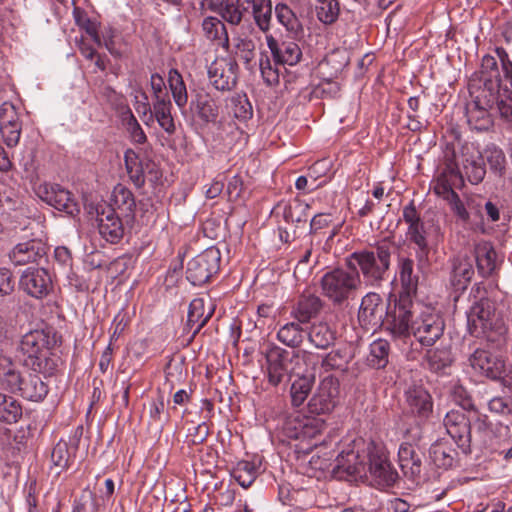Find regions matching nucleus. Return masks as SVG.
Listing matches in <instances>:
<instances>
[{"mask_svg":"<svg viewBox=\"0 0 512 512\" xmlns=\"http://www.w3.org/2000/svg\"><path fill=\"white\" fill-rule=\"evenodd\" d=\"M43 199L55 209L64 211L69 215H74L79 212L78 204L71 192L58 184H52L46 187Z\"/></svg>","mask_w":512,"mask_h":512,"instance_id":"obj_29","label":"nucleus"},{"mask_svg":"<svg viewBox=\"0 0 512 512\" xmlns=\"http://www.w3.org/2000/svg\"><path fill=\"white\" fill-rule=\"evenodd\" d=\"M301 354L300 351L289 352L276 345L270 346L265 353L269 383L277 386L289 372H295L296 367L292 364L299 363Z\"/></svg>","mask_w":512,"mask_h":512,"instance_id":"obj_9","label":"nucleus"},{"mask_svg":"<svg viewBox=\"0 0 512 512\" xmlns=\"http://www.w3.org/2000/svg\"><path fill=\"white\" fill-rule=\"evenodd\" d=\"M47 247L40 239H31L18 243L9 253V258L14 265H26L39 263L46 257Z\"/></svg>","mask_w":512,"mask_h":512,"instance_id":"obj_18","label":"nucleus"},{"mask_svg":"<svg viewBox=\"0 0 512 512\" xmlns=\"http://www.w3.org/2000/svg\"><path fill=\"white\" fill-rule=\"evenodd\" d=\"M407 239L415 244L418 248L417 259L421 263L424 259H427L430 248L427 240V232L425 229L424 222H418L410 225L406 232Z\"/></svg>","mask_w":512,"mask_h":512,"instance_id":"obj_43","label":"nucleus"},{"mask_svg":"<svg viewBox=\"0 0 512 512\" xmlns=\"http://www.w3.org/2000/svg\"><path fill=\"white\" fill-rule=\"evenodd\" d=\"M417 306L413 298L406 295L395 296L393 300L390 298L381 324L383 329L394 339L409 338Z\"/></svg>","mask_w":512,"mask_h":512,"instance_id":"obj_4","label":"nucleus"},{"mask_svg":"<svg viewBox=\"0 0 512 512\" xmlns=\"http://www.w3.org/2000/svg\"><path fill=\"white\" fill-rule=\"evenodd\" d=\"M124 160L129 179L136 188H142L145 185V170L142 161L132 150L125 152Z\"/></svg>","mask_w":512,"mask_h":512,"instance_id":"obj_48","label":"nucleus"},{"mask_svg":"<svg viewBox=\"0 0 512 512\" xmlns=\"http://www.w3.org/2000/svg\"><path fill=\"white\" fill-rule=\"evenodd\" d=\"M314 380L310 377H299L293 381L290 388L292 405L299 407L307 399L313 387Z\"/></svg>","mask_w":512,"mask_h":512,"instance_id":"obj_55","label":"nucleus"},{"mask_svg":"<svg viewBox=\"0 0 512 512\" xmlns=\"http://www.w3.org/2000/svg\"><path fill=\"white\" fill-rule=\"evenodd\" d=\"M171 111L172 103L170 99L153 101V110L150 118H155L159 126L168 135H173L176 131V125Z\"/></svg>","mask_w":512,"mask_h":512,"instance_id":"obj_41","label":"nucleus"},{"mask_svg":"<svg viewBox=\"0 0 512 512\" xmlns=\"http://www.w3.org/2000/svg\"><path fill=\"white\" fill-rule=\"evenodd\" d=\"M274 13L277 21L285 27V29L293 34L302 31V25L294 11L285 3H277L274 7Z\"/></svg>","mask_w":512,"mask_h":512,"instance_id":"obj_49","label":"nucleus"},{"mask_svg":"<svg viewBox=\"0 0 512 512\" xmlns=\"http://www.w3.org/2000/svg\"><path fill=\"white\" fill-rule=\"evenodd\" d=\"M482 84L475 87H470V97L472 102L481 106L492 109L495 105L497 106L500 101V86L496 82H481Z\"/></svg>","mask_w":512,"mask_h":512,"instance_id":"obj_32","label":"nucleus"},{"mask_svg":"<svg viewBox=\"0 0 512 512\" xmlns=\"http://www.w3.org/2000/svg\"><path fill=\"white\" fill-rule=\"evenodd\" d=\"M429 456L438 468L449 469L454 465L457 452L445 442H435L429 449Z\"/></svg>","mask_w":512,"mask_h":512,"instance_id":"obj_44","label":"nucleus"},{"mask_svg":"<svg viewBox=\"0 0 512 512\" xmlns=\"http://www.w3.org/2000/svg\"><path fill=\"white\" fill-rule=\"evenodd\" d=\"M58 341L57 334L52 328L26 333L20 342L25 365L34 372L52 375L57 369V363L51 357V351L58 345Z\"/></svg>","mask_w":512,"mask_h":512,"instance_id":"obj_2","label":"nucleus"},{"mask_svg":"<svg viewBox=\"0 0 512 512\" xmlns=\"http://www.w3.org/2000/svg\"><path fill=\"white\" fill-rule=\"evenodd\" d=\"M20 288L31 297L42 299L52 288V280L44 268H27L19 280Z\"/></svg>","mask_w":512,"mask_h":512,"instance_id":"obj_14","label":"nucleus"},{"mask_svg":"<svg viewBox=\"0 0 512 512\" xmlns=\"http://www.w3.org/2000/svg\"><path fill=\"white\" fill-rule=\"evenodd\" d=\"M265 39L276 65L294 66L301 60L302 51L296 42L279 43L273 35H266Z\"/></svg>","mask_w":512,"mask_h":512,"instance_id":"obj_20","label":"nucleus"},{"mask_svg":"<svg viewBox=\"0 0 512 512\" xmlns=\"http://www.w3.org/2000/svg\"><path fill=\"white\" fill-rule=\"evenodd\" d=\"M483 157L486 159L491 173L498 177L504 176L507 161L505 153L501 148L495 144H490L484 149Z\"/></svg>","mask_w":512,"mask_h":512,"instance_id":"obj_50","label":"nucleus"},{"mask_svg":"<svg viewBox=\"0 0 512 512\" xmlns=\"http://www.w3.org/2000/svg\"><path fill=\"white\" fill-rule=\"evenodd\" d=\"M334 462L332 471L335 474L345 473L347 476H361L366 473L365 456H360L358 452L353 450L338 453Z\"/></svg>","mask_w":512,"mask_h":512,"instance_id":"obj_26","label":"nucleus"},{"mask_svg":"<svg viewBox=\"0 0 512 512\" xmlns=\"http://www.w3.org/2000/svg\"><path fill=\"white\" fill-rule=\"evenodd\" d=\"M405 402L409 412L420 419H428L433 412V398L423 385H410L405 390Z\"/></svg>","mask_w":512,"mask_h":512,"instance_id":"obj_17","label":"nucleus"},{"mask_svg":"<svg viewBox=\"0 0 512 512\" xmlns=\"http://www.w3.org/2000/svg\"><path fill=\"white\" fill-rule=\"evenodd\" d=\"M466 118L469 127L476 131H488L493 126V119L487 107L476 104L472 101L466 104Z\"/></svg>","mask_w":512,"mask_h":512,"instance_id":"obj_36","label":"nucleus"},{"mask_svg":"<svg viewBox=\"0 0 512 512\" xmlns=\"http://www.w3.org/2000/svg\"><path fill=\"white\" fill-rule=\"evenodd\" d=\"M383 300L382 297L375 292L367 293L361 301L358 320L367 327H376L382 324L383 321Z\"/></svg>","mask_w":512,"mask_h":512,"instance_id":"obj_23","label":"nucleus"},{"mask_svg":"<svg viewBox=\"0 0 512 512\" xmlns=\"http://www.w3.org/2000/svg\"><path fill=\"white\" fill-rule=\"evenodd\" d=\"M398 463L407 478L415 480L420 477L422 458L411 443L405 442L400 445L398 449Z\"/></svg>","mask_w":512,"mask_h":512,"instance_id":"obj_28","label":"nucleus"},{"mask_svg":"<svg viewBox=\"0 0 512 512\" xmlns=\"http://www.w3.org/2000/svg\"><path fill=\"white\" fill-rule=\"evenodd\" d=\"M472 147L469 144H464L461 148L462 151V166H463V179L466 178L472 185L481 183L486 175V167L483 161V156L477 152L476 154L470 153Z\"/></svg>","mask_w":512,"mask_h":512,"instance_id":"obj_24","label":"nucleus"},{"mask_svg":"<svg viewBox=\"0 0 512 512\" xmlns=\"http://www.w3.org/2000/svg\"><path fill=\"white\" fill-rule=\"evenodd\" d=\"M73 17L77 26L91 37V39L98 45L101 46V39L98 34L97 25L91 21L87 13L80 7H74Z\"/></svg>","mask_w":512,"mask_h":512,"instance_id":"obj_58","label":"nucleus"},{"mask_svg":"<svg viewBox=\"0 0 512 512\" xmlns=\"http://www.w3.org/2000/svg\"><path fill=\"white\" fill-rule=\"evenodd\" d=\"M210 434L209 426L205 421L188 429L186 434V443L188 446H198L203 444Z\"/></svg>","mask_w":512,"mask_h":512,"instance_id":"obj_63","label":"nucleus"},{"mask_svg":"<svg viewBox=\"0 0 512 512\" xmlns=\"http://www.w3.org/2000/svg\"><path fill=\"white\" fill-rule=\"evenodd\" d=\"M326 429V423L321 418L307 417L303 428V436L300 442L295 445L297 453L309 454L313 449H320L323 453V462L331 460L335 456L334 447L338 445V438L329 434L322 438V433Z\"/></svg>","mask_w":512,"mask_h":512,"instance_id":"obj_6","label":"nucleus"},{"mask_svg":"<svg viewBox=\"0 0 512 512\" xmlns=\"http://www.w3.org/2000/svg\"><path fill=\"white\" fill-rule=\"evenodd\" d=\"M448 435L464 454L471 453V421L463 411L450 410L443 420Z\"/></svg>","mask_w":512,"mask_h":512,"instance_id":"obj_11","label":"nucleus"},{"mask_svg":"<svg viewBox=\"0 0 512 512\" xmlns=\"http://www.w3.org/2000/svg\"><path fill=\"white\" fill-rule=\"evenodd\" d=\"M238 64L232 58H219L208 68L211 84L219 91H230L237 84Z\"/></svg>","mask_w":512,"mask_h":512,"instance_id":"obj_13","label":"nucleus"},{"mask_svg":"<svg viewBox=\"0 0 512 512\" xmlns=\"http://www.w3.org/2000/svg\"><path fill=\"white\" fill-rule=\"evenodd\" d=\"M214 310L215 309L212 304H209L206 308L205 301L202 298H195L190 302L186 326L189 327L190 330H193L192 337H195L196 334H198L206 325L212 317Z\"/></svg>","mask_w":512,"mask_h":512,"instance_id":"obj_30","label":"nucleus"},{"mask_svg":"<svg viewBox=\"0 0 512 512\" xmlns=\"http://www.w3.org/2000/svg\"><path fill=\"white\" fill-rule=\"evenodd\" d=\"M475 259L478 273L487 278L493 274L496 269V251L493 245L487 241H481L475 245Z\"/></svg>","mask_w":512,"mask_h":512,"instance_id":"obj_34","label":"nucleus"},{"mask_svg":"<svg viewBox=\"0 0 512 512\" xmlns=\"http://www.w3.org/2000/svg\"><path fill=\"white\" fill-rule=\"evenodd\" d=\"M301 324L298 321L284 324L277 332V339L288 347H299L304 339V330Z\"/></svg>","mask_w":512,"mask_h":512,"instance_id":"obj_47","label":"nucleus"},{"mask_svg":"<svg viewBox=\"0 0 512 512\" xmlns=\"http://www.w3.org/2000/svg\"><path fill=\"white\" fill-rule=\"evenodd\" d=\"M322 308L323 301L320 297L311 293H303L293 305L290 314L296 321L305 324L315 318Z\"/></svg>","mask_w":512,"mask_h":512,"instance_id":"obj_27","label":"nucleus"},{"mask_svg":"<svg viewBox=\"0 0 512 512\" xmlns=\"http://www.w3.org/2000/svg\"><path fill=\"white\" fill-rule=\"evenodd\" d=\"M190 108L205 123H214L219 116V106L216 100L204 91L197 92L193 96Z\"/></svg>","mask_w":512,"mask_h":512,"instance_id":"obj_31","label":"nucleus"},{"mask_svg":"<svg viewBox=\"0 0 512 512\" xmlns=\"http://www.w3.org/2000/svg\"><path fill=\"white\" fill-rule=\"evenodd\" d=\"M316 15L320 22L331 25L337 21L340 13L338 0H316Z\"/></svg>","mask_w":512,"mask_h":512,"instance_id":"obj_54","label":"nucleus"},{"mask_svg":"<svg viewBox=\"0 0 512 512\" xmlns=\"http://www.w3.org/2000/svg\"><path fill=\"white\" fill-rule=\"evenodd\" d=\"M224 17L228 19V25L239 26L247 14H251L255 26L266 35L272 28L273 6L272 0H236L233 4L226 5Z\"/></svg>","mask_w":512,"mask_h":512,"instance_id":"obj_5","label":"nucleus"},{"mask_svg":"<svg viewBox=\"0 0 512 512\" xmlns=\"http://www.w3.org/2000/svg\"><path fill=\"white\" fill-rule=\"evenodd\" d=\"M102 207L113 209L115 213L122 215L128 223L135 217L136 200L132 191L119 183L113 188L109 205Z\"/></svg>","mask_w":512,"mask_h":512,"instance_id":"obj_22","label":"nucleus"},{"mask_svg":"<svg viewBox=\"0 0 512 512\" xmlns=\"http://www.w3.org/2000/svg\"><path fill=\"white\" fill-rule=\"evenodd\" d=\"M474 275V268L467 257H457L452 263L451 284L457 290H464Z\"/></svg>","mask_w":512,"mask_h":512,"instance_id":"obj_38","label":"nucleus"},{"mask_svg":"<svg viewBox=\"0 0 512 512\" xmlns=\"http://www.w3.org/2000/svg\"><path fill=\"white\" fill-rule=\"evenodd\" d=\"M349 363V356L345 350H333L322 360V367L326 371L344 370Z\"/></svg>","mask_w":512,"mask_h":512,"instance_id":"obj_60","label":"nucleus"},{"mask_svg":"<svg viewBox=\"0 0 512 512\" xmlns=\"http://www.w3.org/2000/svg\"><path fill=\"white\" fill-rule=\"evenodd\" d=\"M479 81H493L498 84H501V75L498 67V62L495 56L486 54L482 57L479 71Z\"/></svg>","mask_w":512,"mask_h":512,"instance_id":"obj_56","label":"nucleus"},{"mask_svg":"<svg viewBox=\"0 0 512 512\" xmlns=\"http://www.w3.org/2000/svg\"><path fill=\"white\" fill-rule=\"evenodd\" d=\"M233 46L236 57L244 63L247 69H251L252 61L255 58L254 41L247 36L237 35L233 37Z\"/></svg>","mask_w":512,"mask_h":512,"instance_id":"obj_51","label":"nucleus"},{"mask_svg":"<svg viewBox=\"0 0 512 512\" xmlns=\"http://www.w3.org/2000/svg\"><path fill=\"white\" fill-rule=\"evenodd\" d=\"M123 122L134 143L144 144L147 141L145 132L128 106H125V112H123Z\"/></svg>","mask_w":512,"mask_h":512,"instance_id":"obj_59","label":"nucleus"},{"mask_svg":"<svg viewBox=\"0 0 512 512\" xmlns=\"http://www.w3.org/2000/svg\"><path fill=\"white\" fill-rule=\"evenodd\" d=\"M221 253L219 249L210 247L192 258L186 267V279L194 286H201L218 273Z\"/></svg>","mask_w":512,"mask_h":512,"instance_id":"obj_8","label":"nucleus"},{"mask_svg":"<svg viewBox=\"0 0 512 512\" xmlns=\"http://www.w3.org/2000/svg\"><path fill=\"white\" fill-rule=\"evenodd\" d=\"M307 335L310 343L316 348L327 349L336 341L337 331L329 323L319 321L311 325Z\"/></svg>","mask_w":512,"mask_h":512,"instance_id":"obj_37","label":"nucleus"},{"mask_svg":"<svg viewBox=\"0 0 512 512\" xmlns=\"http://www.w3.org/2000/svg\"><path fill=\"white\" fill-rule=\"evenodd\" d=\"M472 368L491 379H498L504 372V361L484 349H476L469 358Z\"/></svg>","mask_w":512,"mask_h":512,"instance_id":"obj_21","label":"nucleus"},{"mask_svg":"<svg viewBox=\"0 0 512 512\" xmlns=\"http://www.w3.org/2000/svg\"><path fill=\"white\" fill-rule=\"evenodd\" d=\"M397 273L401 284L399 295L413 298L418 289L419 275L415 268V262L407 256H399L397 260Z\"/></svg>","mask_w":512,"mask_h":512,"instance_id":"obj_25","label":"nucleus"},{"mask_svg":"<svg viewBox=\"0 0 512 512\" xmlns=\"http://www.w3.org/2000/svg\"><path fill=\"white\" fill-rule=\"evenodd\" d=\"M444 329L445 321L440 313L430 307H425L412 322L411 335L422 346L430 347L443 336Z\"/></svg>","mask_w":512,"mask_h":512,"instance_id":"obj_7","label":"nucleus"},{"mask_svg":"<svg viewBox=\"0 0 512 512\" xmlns=\"http://www.w3.org/2000/svg\"><path fill=\"white\" fill-rule=\"evenodd\" d=\"M22 415L21 402L14 396L0 392V422L14 424L22 418Z\"/></svg>","mask_w":512,"mask_h":512,"instance_id":"obj_42","label":"nucleus"},{"mask_svg":"<svg viewBox=\"0 0 512 512\" xmlns=\"http://www.w3.org/2000/svg\"><path fill=\"white\" fill-rule=\"evenodd\" d=\"M24 374H22L8 357L0 356V383L2 387L11 391L18 392Z\"/></svg>","mask_w":512,"mask_h":512,"instance_id":"obj_39","label":"nucleus"},{"mask_svg":"<svg viewBox=\"0 0 512 512\" xmlns=\"http://www.w3.org/2000/svg\"><path fill=\"white\" fill-rule=\"evenodd\" d=\"M18 392L29 401L40 402L47 396L48 386L37 373L25 372Z\"/></svg>","mask_w":512,"mask_h":512,"instance_id":"obj_33","label":"nucleus"},{"mask_svg":"<svg viewBox=\"0 0 512 512\" xmlns=\"http://www.w3.org/2000/svg\"><path fill=\"white\" fill-rule=\"evenodd\" d=\"M21 123H12L10 125L0 126V133L3 141L8 147H14L18 144L21 136Z\"/></svg>","mask_w":512,"mask_h":512,"instance_id":"obj_64","label":"nucleus"},{"mask_svg":"<svg viewBox=\"0 0 512 512\" xmlns=\"http://www.w3.org/2000/svg\"><path fill=\"white\" fill-rule=\"evenodd\" d=\"M451 352L447 349H433L427 352L428 368L436 373L444 371L452 364Z\"/></svg>","mask_w":512,"mask_h":512,"instance_id":"obj_57","label":"nucleus"},{"mask_svg":"<svg viewBox=\"0 0 512 512\" xmlns=\"http://www.w3.org/2000/svg\"><path fill=\"white\" fill-rule=\"evenodd\" d=\"M437 178L463 185V174L456 161V150L453 143H446L443 150V165Z\"/></svg>","mask_w":512,"mask_h":512,"instance_id":"obj_35","label":"nucleus"},{"mask_svg":"<svg viewBox=\"0 0 512 512\" xmlns=\"http://www.w3.org/2000/svg\"><path fill=\"white\" fill-rule=\"evenodd\" d=\"M309 210L310 205L299 198L282 200L273 209L276 215H281L283 220L288 224H293L295 229L305 226Z\"/></svg>","mask_w":512,"mask_h":512,"instance_id":"obj_19","label":"nucleus"},{"mask_svg":"<svg viewBox=\"0 0 512 512\" xmlns=\"http://www.w3.org/2000/svg\"><path fill=\"white\" fill-rule=\"evenodd\" d=\"M390 344L385 339H377L370 344L367 363L374 369H383L389 362Z\"/></svg>","mask_w":512,"mask_h":512,"instance_id":"obj_46","label":"nucleus"},{"mask_svg":"<svg viewBox=\"0 0 512 512\" xmlns=\"http://www.w3.org/2000/svg\"><path fill=\"white\" fill-rule=\"evenodd\" d=\"M470 300L471 306L466 313L468 331L474 337H484L498 325L496 303L487 297V291L481 284L471 288Z\"/></svg>","mask_w":512,"mask_h":512,"instance_id":"obj_3","label":"nucleus"},{"mask_svg":"<svg viewBox=\"0 0 512 512\" xmlns=\"http://www.w3.org/2000/svg\"><path fill=\"white\" fill-rule=\"evenodd\" d=\"M259 68L264 82L270 86L278 84L279 70L277 65L273 66L269 56L262 53L259 59Z\"/></svg>","mask_w":512,"mask_h":512,"instance_id":"obj_61","label":"nucleus"},{"mask_svg":"<svg viewBox=\"0 0 512 512\" xmlns=\"http://www.w3.org/2000/svg\"><path fill=\"white\" fill-rule=\"evenodd\" d=\"M395 250L394 240L385 237L364 249L354 251L345 258L349 271L334 268L322 276L323 295L334 305H341L356 296L362 282L366 286L380 287L388 277Z\"/></svg>","mask_w":512,"mask_h":512,"instance_id":"obj_1","label":"nucleus"},{"mask_svg":"<svg viewBox=\"0 0 512 512\" xmlns=\"http://www.w3.org/2000/svg\"><path fill=\"white\" fill-rule=\"evenodd\" d=\"M339 397L338 379L327 376L318 385L308 402V410L312 414H327L336 407Z\"/></svg>","mask_w":512,"mask_h":512,"instance_id":"obj_12","label":"nucleus"},{"mask_svg":"<svg viewBox=\"0 0 512 512\" xmlns=\"http://www.w3.org/2000/svg\"><path fill=\"white\" fill-rule=\"evenodd\" d=\"M168 85L175 104L180 110L184 109L188 102L187 88L182 75L175 68L168 72Z\"/></svg>","mask_w":512,"mask_h":512,"instance_id":"obj_45","label":"nucleus"},{"mask_svg":"<svg viewBox=\"0 0 512 512\" xmlns=\"http://www.w3.org/2000/svg\"><path fill=\"white\" fill-rule=\"evenodd\" d=\"M258 475V466L251 461L241 460L239 461L232 471L233 478L237 483L248 488L252 485Z\"/></svg>","mask_w":512,"mask_h":512,"instance_id":"obj_52","label":"nucleus"},{"mask_svg":"<svg viewBox=\"0 0 512 512\" xmlns=\"http://www.w3.org/2000/svg\"><path fill=\"white\" fill-rule=\"evenodd\" d=\"M232 113L239 120H247L252 117V105L246 95L231 98Z\"/></svg>","mask_w":512,"mask_h":512,"instance_id":"obj_62","label":"nucleus"},{"mask_svg":"<svg viewBox=\"0 0 512 512\" xmlns=\"http://www.w3.org/2000/svg\"><path fill=\"white\" fill-rule=\"evenodd\" d=\"M224 20L214 16H207L202 21V30L208 40L221 41V46L226 50L230 46V39Z\"/></svg>","mask_w":512,"mask_h":512,"instance_id":"obj_40","label":"nucleus"},{"mask_svg":"<svg viewBox=\"0 0 512 512\" xmlns=\"http://www.w3.org/2000/svg\"><path fill=\"white\" fill-rule=\"evenodd\" d=\"M82 435L83 426L79 425L74 429L73 434L70 437V443L60 440L52 449V468L55 469L57 475L68 469L73 462Z\"/></svg>","mask_w":512,"mask_h":512,"instance_id":"obj_15","label":"nucleus"},{"mask_svg":"<svg viewBox=\"0 0 512 512\" xmlns=\"http://www.w3.org/2000/svg\"><path fill=\"white\" fill-rule=\"evenodd\" d=\"M306 419L307 416H303L299 413L288 415L282 425L283 436L287 439L300 442L301 436H303V428Z\"/></svg>","mask_w":512,"mask_h":512,"instance_id":"obj_53","label":"nucleus"},{"mask_svg":"<svg viewBox=\"0 0 512 512\" xmlns=\"http://www.w3.org/2000/svg\"><path fill=\"white\" fill-rule=\"evenodd\" d=\"M366 471L381 485L390 486L395 483L397 473L392 469L384 445L370 442L367 446Z\"/></svg>","mask_w":512,"mask_h":512,"instance_id":"obj_10","label":"nucleus"},{"mask_svg":"<svg viewBox=\"0 0 512 512\" xmlns=\"http://www.w3.org/2000/svg\"><path fill=\"white\" fill-rule=\"evenodd\" d=\"M97 223L100 235L110 243H118L124 235L123 216L111 208H97Z\"/></svg>","mask_w":512,"mask_h":512,"instance_id":"obj_16","label":"nucleus"}]
</instances>
